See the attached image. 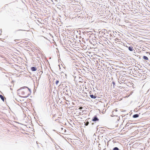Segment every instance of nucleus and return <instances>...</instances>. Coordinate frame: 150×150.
I'll use <instances>...</instances> for the list:
<instances>
[{
	"label": "nucleus",
	"mask_w": 150,
	"mask_h": 150,
	"mask_svg": "<svg viewBox=\"0 0 150 150\" xmlns=\"http://www.w3.org/2000/svg\"><path fill=\"white\" fill-rule=\"evenodd\" d=\"M59 81H58V80H57V81H56V84H57L58 83H59Z\"/></svg>",
	"instance_id": "13"
},
{
	"label": "nucleus",
	"mask_w": 150,
	"mask_h": 150,
	"mask_svg": "<svg viewBox=\"0 0 150 150\" xmlns=\"http://www.w3.org/2000/svg\"><path fill=\"white\" fill-rule=\"evenodd\" d=\"M113 84H115V83H114V82H113Z\"/></svg>",
	"instance_id": "16"
},
{
	"label": "nucleus",
	"mask_w": 150,
	"mask_h": 150,
	"mask_svg": "<svg viewBox=\"0 0 150 150\" xmlns=\"http://www.w3.org/2000/svg\"><path fill=\"white\" fill-rule=\"evenodd\" d=\"M0 97L1 99V100L3 101H4V97L2 95H0Z\"/></svg>",
	"instance_id": "5"
},
{
	"label": "nucleus",
	"mask_w": 150,
	"mask_h": 150,
	"mask_svg": "<svg viewBox=\"0 0 150 150\" xmlns=\"http://www.w3.org/2000/svg\"><path fill=\"white\" fill-rule=\"evenodd\" d=\"M89 124V122H86V123H85V125L86 126L88 125Z\"/></svg>",
	"instance_id": "12"
},
{
	"label": "nucleus",
	"mask_w": 150,
	"mask_h": 150,
	"mask_svg": "<svg viewBox=\"0 0 150 150\" xmlns=\"http://www.w3.org/2000/svg\"><path fill=\"white\" fill-rule=\"evenodd\" d=\"M113 150H119V149L117 147H115L113 149Z\"/></svg>",
	"instance_id": "11"
},
{
	"label": "nucleus",
	"mask_w": 150,
	"mask_h": 150,
	"mask_svg": "<svg viewBox=\"0 0 150 150\" xmlns=\"http://www.w3.org/2000/svg\"><path fill=\"white\" fill-rule=\"evenodd\" d=\"M139 116V115L138 114H135L133 115V117L134 118H136L138 117Z\"/></svg>",
	"instance_id": "6"
},
{
	"label": "nucleus",
	"mask_w": 150,
	"mask_h": 150,
	"mask_svg": "<svg viewBox=\"0 0 150 150\" xmlns=\"http://www.w3.org/2000/svg\"><path fill=\"white\" fill-rule=\"evenodd\" d=\"M112 116H117V114L116 113H114V111H113L112 112V114L111 115Z\"/></svg>",
	"instance_id": "3"
},
{
	"label": "nucleus",
	"mask_w": 150,
	"mask_h": 150,
	"mask_svg": "<svg viewBox=\"0 0 150 150\" xmlns=\"http://www.w3.org/2000/svg\"><path fill=\"white\" fill-rule=\"evenodd\" d=\"M18 93L21 97L26 98L30 95V91L28 88L25 87L18 89Z\"/></svg>",
	"instance_id": "1"
},
{
	"label": "nucleus",
	"mask_w": 150,
	"mask_h": 150,
	"mask_svg": "<svg viewBox=\"0 0 150 150\" xmlns=\"http://www.w3.org/2000/svg\"><path fill=\"white\" fill-rule=\"evenodd\" d=\"M119 40H120L118 38H116L115 39V40L117 42H119Z\"/></svg>",
	"instance_id": "10"
},
{
	"label": "nucleus",
	"mask_w": 150,
	"mask_h": 150,
	"mask_svg": "<svg viewBox=\"0 0 150 150\" xmlns=\"http://www.w3.org/2000/svg\"><path fill=\"white\" fill-rule=\"evenodd\" d=\"M98 120L99 119L96 117V116L94 117L92 119V121H98Z\"/></svg>",
	"instance_id": "2"
},
{
	"label": "nucleus",
	"mask_w": 150,
	"mask_h": 150,
	"mask_svg": "<svg viewBox=\"0 0 150 150\" xmlns=\"http://www.w3.org/2000/svg\"><path fill=\"white\" fill-rule=\"evenodd\" d=\"M113 111H114V112H117V109H116L114 110Z\"/></svg>",
	"instance_id": "15"
},
{
	"label": "nucleus",
	"mask_w": 150,
	"mask_h": 150,
	"mask_svg": "<svg viewBox=\"0 0 150 150\" xmlns=\"http://www.w3.org/2000/svg\"><path fill=\"white\" fill-rule=\"evenodd\" d=\"M31 70L33 71H35L37 69L36 68L34 67H31Z\"/></svg>",
	"instance_id": "4"
},
{
	"label": "nucleus",
	"mask_w": 150,
	"mask_h": 150,
	"mask_svg": "<svg viewBox=\"0 0 150 150\" xmlns=\"http://www.w3.org/2000/svg\"><path fill=\"white\" fill-rule=\"evenodd\" d=\"M129 50L131 51H133V47H129Z\"/></svg>",
	"instance_id": "7"
},
{
	"label": "nucleus",
	"mask_w": 150,
	"mask_h": 150,
	"mask_svg": "<svg viewBox=\"0 0 150 150\" xmlns=\"http://www.w3.org/2000/svg\"><path fill=\"white\" fill-rule=\"evenodd\" d=\"M79 109L81 110L83 109V107H80L79 108Z\"/></svg>",
	"instance_id": "14"
},
{
	"label": "nucleus",
	"mask_w": 150,
	"mask_h": 150,
	"mask_svg": "<svg viewBox=\"0 0 150 150\" xmlns=\"http://www.w3.org/2000/svg\"><path fill=\"white\" fill-rule=\"evenodd\" d=\"M143 58L144 59H145V60H148V58L146 57V56H144L143 57Z\"/></svg>",
	"instance_id": "9"
},
{
	"label": "nucleus",
	"mask_w": 150,
	"mask_h": 150,
	"mask_svg": "<svg viewBox=\"0 0 150 150\" xmlns=\"http://www.w3.org/2000/svg\"><path fill=\"white\" fill-rule=\"evenodd\" d=\"M90 96L92 98H96V97L93 95H90Z\"/></svg>",
	"instance_id": "8"
}]
</instances>
